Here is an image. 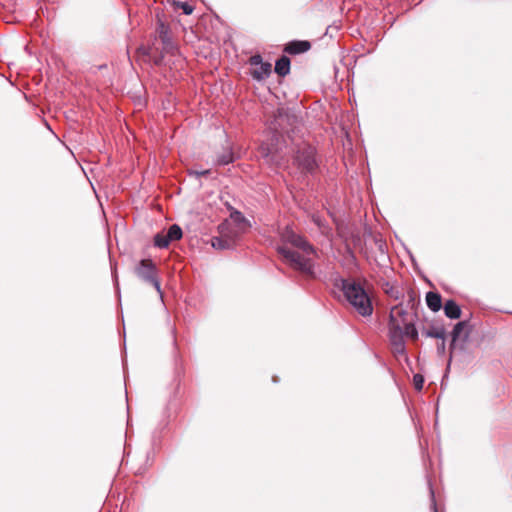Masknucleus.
<instances>
[{
	"instance_id": "ddd939ff",
	"label": "nucleus",
	"mask_w": 512,
	"mask_h": 512,
	"mask_svg": "<svg viewBox=\"0 0 512 512\" xmlns=\"http://www.w3.org/2000/svg\"><path fill=\"white\" fill-rule=\"evenodd\" d=\"M234 242L232 237L226 235L212 237L211 239L212 247L219 250L231 249L234 246Z\"/></svg>"
},
{
	"instance_id": "f03ea898",
	"label": "nucleus",
	"mask_w": 512,
	"mask_h": 512,
	"mask_svg": "<svg viewBox=\"0 0 512 512\" xmlns=\"http://www.w3.org/2000/svg\"><path fill=\"white\" fill-rule=\"evenodd\" d=\"M339 288L343 292L348 303L356 310V312L363 316L369 317L373 313V304L371 297L361 283L340 278Z\"/></svg>"
},
{
	"instance_id": "20e7f679",
	"label": "nucleus",
	"mask_w": 512,
	"mask_h": 512,
	"mask_svg": "<svg viewBox=\"0 0 512 512\" xmlns=\"http://www.w3.org/2000/svg\"><path fill=\"white\" fill-rule=\"evenodd\" d=\"M289 120L288 114L283 110H278L275 114L274 120L271 122L269 128L272 130L271 143H262L260 150L264 158L274 164H279L278 147L274 145V141H278L281 132L284 130L283 122Z\"/></svg>"
},
{
	"instance_id": "4468645a",
	"label": "nucleus",
	"mask_w": 512,
	"mask_h": 512,
	"mask_svg": "<svg viewBox=\"0 0 512 512\" xmlns=\"http://www.w3.org/2000/svg\"><path fill=\"white\" fill-rule=\"evenodd\" d=\"M426 304L431 311L438 312L442 307L441 295L438 292H427Z\"/></svg>"
},
{
	"instance_id": "412c9836",
	"label": "nucleus",
	"mask_w": 512,
	"mask_h": 512,
	"mask_svg": "<svg viewBox=\"0 0 512 512\" xmlns=\"http://www.w3.org/2000/svg\"><path fill=\"white\" fill-rule=\"evenodd\" d=\"M173 5L175 8H179L183 11L185 15L192 14L194 8L192 5H190L188 2H182V1H173Z\"/></svg>"
},
{
	"instance_id": "b1692460",
	"label": "nucleus",
	"mask_w": 512,
	"mask_h": 512,
	"mask_svg": "<svg viewBox=\"0 0 512 512\" xmlns=\"http://www.w3.org/2000/svg\"><path fill=\"white\" fill-rule=\"evenodd\" d=\"M436 350H437V354L439 356H442L445 354V351H446V341H445V337L443 338V340H441L440 342L437 343V347H436Z\"/></svg>"
},
{
	"instance_id": "cd10ccee",
	"label": "nucleus",
	"mask_w": 512,
	"mask_h": 512,
	"mask_svg": "<svg viewBox=\"0 0 512 512\" xmlns=\"http://www.w3.org/2000/svg\"><path fill=\"white\" fill-rule=\"evenodd\" d=\"M113 277H114V282H115V287H116V291L117 293L119 294V283H118V278H117V275L115 272H113Z\"/></svg>"
},
{
	"instance_id": "bb28decb",
	"label": "nucleus",
	"mask_w": 512,
	"mask_h": 512,
	"mask_svg": "<svg viewBox=\"0 0 512 512\" xmlns=\"http://www.w3.org/2000/svg\"><path fill=\"white\" fill-rule=\"evenodd\" d=\"M387 294H389L391 297H394L395 299H398L399 292L397 290H394L393 287H390V289L385 290Z\"/></svg>"
},
{
	"instance_id": "dca6fc26",
	"label": "nucleus",
	"mask_w": 512,
	"mask_h": 512,
	"mask_svg": "<svg viewBox=\"0 0 512 512\" xmlns=\"http://www.w3.org/2000/svg\"><path fill=\"white\" fill-rule=\"evenodd\" d=\"M422 334L429 338H436L443 340V338L446 336V331L444 327H431L427 330H424Z\"/></svg>"
},
{
	"instance_id": "aec40b11",
	"label": "nucleus",
	"mask_w": 512,
	"mask_h": 512,
	"mask_svg": "<svg viewBox=\"0 0 512 512\" xmlns=\"http://www.w3.org/2000/svg\"><path fill=\"white\" fill-rule=\"evenodd\" d=\"M231 219L237 224H245L251 226L250 222L245 218V216L238 210H233L230 214Z\"/></svg>"
},
{
	"instance_id": "4be33fe9",
	"label": "nucleus",
	"mask_w": 512,
	"mask_h": 512,
	"mask_svg": "<svg viewBox=\"0 0 512 512\" xmlns=\"http://www.w3.org/2000/svg\"><path fill=\"white\" fill-rule=\"evenodd\" d=\"M424 376L417 373V374H414L413 376V384H414V388L417 390V391H421L423 389V385H424Z\"/></svg>"
},
{
	"instance_id": "9b49d317",
	"label": "nucleus",
	"mask_w": 512,
	"mask_h": 512,
	"mask_svg": "<svg viewBox=\"0 0 512 512\" xmlns=\"http://www.w3.org/2000/svg\"><path fill=\"white\" fill-rule=\"evenodd\" d=\"M272 65L269 62H262L260 65L256 66L255 69L251 72V76L253 79L257 81H262L269 77L271 74Z\"/></svg>"
},
{
	"instance_id": "c85d7f7f",
	"label": "nucleus",
	"mask_w": 512,
	"mask_h": 512,
	"mask_svg": "<svg viewBox=\"0 0 512 512\" xmlns=\"http://www.w3.org/2000/svg\"><path fill=\"white\" fill-rule=\"evenodd\" d=\"M219 230H220L221 233H223L222 225H219Z\"/></svg>"
},
{
	"instance_id": "393cba45",
	"label": "nucleus",
	"mask_w": 512,
	"mask_h": 512,
	"mask_svg": "<svg viewBox=\"0 0 512 512\" xmlns=\"http://www.w3.org/2000/svg\"><path fill=\"white\" fill-rule=\"evenodd\" d=\"M211 173V171L209 169H206V170H201V171H198V170H190L189 171V175L192 176H196L197 178L199 177H202V176H207Z\"/></svg>"
},
{
	"instance_id": "2eb2a0df",
	"label": "nucleus",
	"mask_w": 512,
	"mask_h": 512,
	"mask_svg": "<svg viewBox=\"0 0 512 512\" xmlns=\"http://www.w3.org/2000/svg\"><path fill=\"white\" fill-rule=\"evenodd\" d=\"M290 64L291 61L289 57H287L286 55H282L276 60L274 70L279 76L284 77L288 75L290 72Z\"/></svg>"
},
{
	"instance_id": "f8f14e48",
	"label": "nucleus",
	"mask_w": 512,
	"mask_h": 512,
	"mask_svg": "<svg viewBox=\"0 0 512 512\" xmlns=\"http://www.w3.org/2000/svg\"><path fill=\"white\" fill-rule=\"evenodd\" d=\"M443 309L446 317L449 319L455 320L459 319L461 316V308L453 299L447 300L443 306Z\"/></svg>"
},
{
	"instance_id": "a878e982",
	"label": "nucleus",
	"mask_w": 512,
	"mask_h": 512,
	"mask_svg": "<svg viewBox=\"0 0 512 512\" xmlns=\"http://www.w3.org/2000/svg\"><path fill=\"white\" fill-rule=\"evenodd\" d=\"M428 484H429L430 497H431V508H432L433 512H438L436 501H435V496H434V491L432 489L430 482Z\"/></svg>"
},
{
	"instance_id": "6ab92c4d",
	"label": "nucleus",
	"mask_w": 512,
	"mask_h": 512,
	"mask_svg": "<svg viewBox=\"0 0 512 512\" xmlns=\"http://www.w3.org/2000/svg\"><path fill=\"white\" fill-rule=\"evenodd\" d=\"M171 243L170 240H168L167 234L157 233L154 236V246L160 249L167 248L169 244Z\"/></svg>"
},
{
	"instance_id": "1a4fd4ad",
	"label": "nucleus",
	"mask_w": 512,
	"mask_h": 512,
	"mask_svg": "<svg viewBox=\"0 0 512 512\" xmlns=\"http://www.w3.org/2000/svg\"><path fill=\"white\" fill-rule=\"evenodd\" d=\"M392 309H397L395 311V316L399 320L403 329V337L407 336L413 341H416L419 337V333L414 322L412 320H407L408 312L400 305H396Z\"/></svg>"
},
{
	"instance_id": "6e6552de",
	"label": "nucleus",
	"mask_w": 512,
	"mask_h": 512,
	"mask_svg": "<svg viewBox=\"0 0 512 512\" xmlns=\"http://www.w3.org/2000/svg\"><path fill=\"white\" fill-rule=\"evenodd\" d=\"M470 330L471 325L469 320H461L454 325L451 332L450 356L447 368L450 367L452 357L457 355V350L463 349L464 343L469 337Z\"/></svg>"
},
{
	"instance_id": "5701e85b",
	"label": "nucleus",
	"mask_w": 512,
	"mask_h": 512,
	"mask_svg": "<svg viewBox=\"0 0 512 512\" xmlns=\"http://www.w3.org/2000/svg\"><path fill=\"white\" fill-rule=\"evenodd\" d=\"M248 62H249V64L251 66H255L256 67V66L260 65L264 61H263L262 56L260 54H254V55H252L249 58Z\"/></svg>"
},
{
	"instance_id": "39448f33",
	"label": "nucleus",
	"mask_w": 512,
	"mask_h": 512,
	"mask_svg": "<svg viewBox=\"0 0 512 512\" xmlns=\"http://www.w3.org/2000/svg\"><path fill=\"white\" fill-rule=\"evenodd\" d=\"M293 162L303 174L314 176L319 168L316 149L310 145L299 146L294 154Z\"/></svg>"
},
{
	"instance_id": "c756f323",
	"label": "nucleus",
	"mask_w": 512,
	"mask_h": 512,
	"mask_svg": "<svg viewBox=\"0 0 512 512\" xmlns=\"http://www.w3.org/2000/svg\"><path fill=\"white\" fill-rule=\"evenodd\" d=\"M273 381H274V382H278L277 377H273Z\"/></svg>"
},
{
	"instance_id": "423d86ee",
	"label": "nucleus",
	"mask_w": 512,
	"mask_h": 512,
	"mask_svg": "<svg viewBox=\"0 0 512 512\" xmlns=\"http://www.w3.org/2000/svg\"><path fill=\"white\" fill-rule=\"evenodd\" d=\"M397 309H391L388 322V336L392 346V352L396 357L403 356L408 361L406 345L403 338V329L395 316Z\"/></svg>"
},
{
	"instance_id": "9d476101",
	"label": "nucleus",
	"mask_w": 512,
	"mask_h": 512,
	"mask_svg": "<svg viewBox=\"0 0 512 512\" xmlns=\"http://www.w3.org/2000/svg\"><path fill=\"white\" fill-rule=\"evenodd\" d=\"M311 48V43L307 40H292L284 47V52L290 55H297L307 52Z\"/></svg>"
},
{
	"instance_id": "f257e3e1",
	"label": "nucleus",
	"mask_w": 512,
	"mask_h": 512,
	"mask_svg": "<svg viewBox=\"0 0 512 512\" xmlns=\"http://www.w3.org/2000/svg\"><path fill=\"white\" fill-rule=\"evenodd\" d=\"M281 240L284 244H290L300 251L292 250L285 245H279L276 250L285 263L306 277L315 279V263L311 258V255H316L314 246L289 227L281 232Z\"/></svg>"
},
{
	"instance_id": "7ed1b4c3",
	"label": "nucleus",
	"mask_w": 512,
	"mask_h": 512,
	"mask_svg": "<svg viewBox=\"0 0 512 512\" xmlns=\"http://www.w3.org/2000/svg\"><path fill=\"white\" fill-rule=\"evenodd\" d=\"M156 33L162 43V50H159L155 44L142 49L143 54L148 56L156 66H161L164 61V55L174 54L177 49L169 35V27L161 20L157 23Z\"/></svg>"
},
{
	"instance_id": "f3484780",
	"label": "nucleus",
	"mask_w": 512,
	"mask_h": 512,
	"mask_svg": "<svg viewBox=\"0 0 512 512\" xmlns=\"http://www.w3.org/2000/svg\"><path fill=\"white\" fill-rule=\"evenodd\" d=\"M168 240L176 241L180 240L183 236L181 227L178 224H172L167 231Z\"/></svg>"
},
{
	"instance_id": "a211bd4d",
	"label": "nucleus",
	"mask_w": 512,
	"mask_h": 512,
	"mask_svg": "<svg viewBox=\"0 0 512 512\" xmlns=\"http://www.w3.org/2000/svg\"><path fill=\"white\" fill-rule=\"evenodd\" d=\"M234 161V154L231 149L225 150L222 154L217 157L218 165H228Z\"/></svg>"
},
{
	"instance_id": "0eeeda50",
	"label": "nucleus",
	"mask_w": 512,
	"mask_h": 512,
	"mask_svg": "<svg viewBox=\"0 0 512 512\" xmlns=\"http://www.w3.org/2000/svg\"><path fill=\"white\" fill-rule=\"evenodd\" d=\"M135 275L143 282L151 284L162 298L159 271L151 259H142L134 268Z\"/></svg>"
}]
</instances>
